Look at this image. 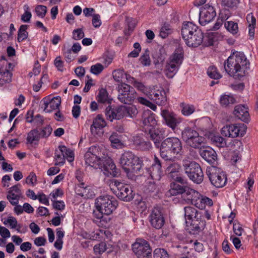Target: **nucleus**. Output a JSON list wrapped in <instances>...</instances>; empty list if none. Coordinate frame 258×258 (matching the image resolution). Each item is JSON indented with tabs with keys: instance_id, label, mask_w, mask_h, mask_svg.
<instances>
[{
	"instance_id": "nucleus-37",
	"label": "nucleus",
	"mask_w": 258,
	"mask_h": 258,
	"mask_svg": "<svg viewBox=\"0 0 258 258\" xmlns=\"http://www.w3.org/2000/svg\"><path fill=\"white\" fill-rule=\"evenodd\" d=\"M96 99L98 102L101 103H110L108 93L106 89L103 88H101L99 90Z\"/></svg>"
},
{
	"instance_id": "nucleus-4",
	"label": "nucleus",
	"mask_w": 258,
	"mask_h": 258,
	"mask_svg": "<svg viewBox=\"0 0 258 258\" xmlns=\"http://www.w3.org/2000/svg\"><path fill=\"white\" fill-rule=\"evenodd\" d=\"M119 163L128 178L134 179L136 173L141 168L139 158L131 151H125L121 156Z\"/></svg>"
},
{
	"instance_id": "nucleus-51",
	"label": "nucleus",
	"mask_w": 258,
	"mask_h": 258,
	"mask_svg": "<svg viewBox=\"0 0 258 258\" xmlns=\"http://www.w3.org/2000/svg\"><path fill=\"white\" fill-rule=\"evenodd\" d=\"M105 115L107 118L112 121L113 119H115L116 116L115 108H112L108 106L105 109Z\"/></svg>"
},
{
	"instance_id": "nucleus-46",
	"label": "nucleus",
	"mask_w": 258,
	"mask_h": 258,
	"mask_svg": "<svg viewBox=\"0 0 258 258\" xmlns=\"http://www.w3.org/2000/svg\"><path fill=\"white\" fill-rule=\"evenodd\" d=\"M125 116H128L131 118L136 117L138 113L137 108L135 106H125Z\"/></svg>"
},
{
	"instance_id": "nucleus-59",
	"label": "nucleus",
	"mask_w": 258,
	"mask_h": 258,
	"mask_svg": "<svg viewBox=\"0 0 258 258\" xmlns=\"http://www.w3.org/2000/svg\"><path fill=\"white\" fill-rule=\"evenodd\" d=\"M52 131V128L49 125H47L43 128L39 132L41 138H47L50 136Z\"/></svg>"
},
{
	"instance_id": "nucleus-36",
	"label": "nucleus",
	"mask_w": 258,
	"mask_h": 258,
	"mask_svg": "<svg viewBox=\"0 0 258 258\" xmlns=\"http://www.w3.org/2000/svg\"><path fill=\"white\" fill-rule=\"evenodd\" d=\"M181 113L184 116H189L195 111V107L192 104L181 103L180 104Z\"/></svg>"
},
{
	"instance_id": "nucleus-20",
	"label": "nucleus",
	"mask_w": 258,
	"mask_h": 258,
	"mask_svg": "<svg viewBox=\"0 0 258 258\" xmlns=\"http://www.w3.org/2000/svg\"><path fill=\"white\" fill-rule=\"evenodd\" d=\"M23 192L20 184H17L11 187L8 192L7 198L12 205L18 204L20 198L22 197Z\"/></svg>"
},
{
	"instance_id": "nucleus-31",
	"label": "nucleus",
	"mask_w": 258,
	"mask_h": 258,
	"mask_svg": "<svg viewBox=\"0 0 258 258\" xmlns=\"http://www.w3.org/2000/svg\"><path fill=\"white\" fill-rule=\"evenodd\" d=\"M12 73L6 69L0 67V85L9 83L12 80Z\"/></svg>"
},
{
	"instance_id": "nucleus-23",
	"label": "nucleus",
	"mask_w": 258,
	"mask_h": 258,
	"mask_svg": "<svg viewBox=\"0 0 258 258\" xmlns=\"http://www.w3.org/2000/svg\"><path fill=\"white\" fill-rule=\"evenodd\" d=\"M148 97L159 105L165 104L167 100L165 91L162 88L152 91L149 93Z\"/></svg>"
},
{
	"instance_id": "nucleus-9",
	"label": "nucleus",
	"mask_w": 258,
	"mask_h": 258,
	"mask_svg": "<svg viewBox=\"0 0 258 258\" xmlns=\"http://www.w3.org/2000/svg\"><path fill=\"white\" fill-rule=\"evenodd\" d=\"M118 204L115 199L111 196H100L95 201L96 209L101 210L105 215H109L116 209Z\"/></svg>"
},
{
	"instance_id": "nucleus-17",
	"label": "nucleus",
	"mask_w": 258,
	"mask_h": 258,
	"mask_svg": "<svg viewBox=\"0 0 258 258\" xmlns=\"http://www.w3.org/2000/svg\"><path fill=\"white\" fill-rule=\"evenodd\" d=\"M150 222L152 227L157 229H161L165 223V218L159 208H154L150 216Z\"/></svg>"
},
{
	"instance_id": "nucleus-35",
	"label": "nucleus",
	"mask_w": 258,
	"mask_h": 258,
	"mask_svg": "<svg viewBox=\"0 0 258 258\" xmlns=\"http://www.w3.org/2000/svg\"><path fill=\"white\" fill-rule=\"evenodd\" d=\"M183 190V194H181V195H183V197H186L187 200L191 201L192 203L193 199L200 196L199 192L187 186H184Z\"/></svg>"
},
{
	"instance_id": "nucleus-1",
	"label": "nucleus",
	"mask_w": 258,
	"mask_h": 258,
	"mask_svg": "<svg viewBox=\"0 0 258 258\" xmlns=\"http://www.w3.org/2000/svg\"><path fill=\"white\" fill-rule=\"evenodd\" d=\"M224 68L228 75L235 79H241L249 69V62L243 52H235L225 61Z\"/></svg>"
},
{
	"instance_id": "nucleus-24",
	"label": "nucleus",
	"mask_w": 258,
	"mask_h": 258,
	"mask_svg": "<svg viewBox=\"0 0 258 258\" xmlns=\"http://www.w3.org/2000/svg\"><path fill=\"white\" fill-rule=\"evenodd\" d=\"M3 223L6 225H9L11 229H16L17 232L20 233H25L28 231L26 226L18 224L16 218L13 216H9L7 219H5Z\"/></svg>"
},
{
	"instance_id": "nucleus-21",
	"label": "nucleus",
	"mask_w": 258,
	"mask_h": 258,
	"mask_svg": "<svg viewBox=\"0 0 258 258\" xmlns=\"http://www.w3.org/2000/svg\"><path fill=\"white\" fill-rule=\"evenodd\" d=\"M43 102L42 108L46 112H50L53 110L59 108L61 103V99L59 97H54L50 100L48 98H44L41 101Z\"/></svg>"
},
{
	"instance_id": "nucleus-10",
	"label": "nucleus",
	"mask_w": 258,
	"mask_h": 258,
	"mask_svg": "<svg viewBox=\"0 0 258 258\" xmlns=\"http://www.w3.org/2000/svg\"><path fill=\"white\" fill-rule=\"evenodd\" d=\"M110 186L111 189L120 199L124 201H130L133 199V190L128 185L124 184L114 179L111 181Z\"/></svg>"
},
{
	"instance_id": "nucleus-48",
	"label": "nucleus",
	"mask_w": 258,
	"mask_h": 258,
	"mask_svg": "<svg viewBox=\"0 0 258 258\" xmlns=\"http://www.w3.org/2000/svg\"><path fill=\"white\" fill-rule=\"evenodd\" d=\"M126 74L123 70H117L113 72V77L114 80L117 82H121L123 81Z\"/></svg>"
},
{
	"instance_id": "nucleus-33",
	"label": "nucleus",
	"mask_w": 258,
	"mask_h": 258,
	"mask_svg": "<svg viewBox=\"0 0 258 258\" xmlns=\"http://www.w3.org/2000/svg\"><path fill=\"white\" fill-rule=\"evenodd\" d=\"M181 167L180 165L176 163L173 162L170 164L166 168V172L169 177H175L178 174L180 171Z\"/></svg>"
},
{
	"instance_id": "nucleus-58",
	"label": "nucleus",
	"mask_w": 258,
	"mask_h": 258,
	"mask_svg": "<svg viewBox=\"0 0 258 258\" xmlns=\"http://www.w3.org/2000/svg\"><path fill=\"white\" fill-rule=\"evenodd\" d=\"M26 183L32 186L35 185L37 183V177L36 174L33 172L30 173L26 179Z\"/></svg>"
},
{
	"instance_id": "nucleus-22",
	"label": "nucleus",
	"mask_w": 258,
	"mask_h": 258,
	"mask_svg": "<svg viewBox=\"0 0 258 258\" xmlns=\"http://www.w3.org/2000/svg\"><path fill=\"white\" fill-rule=\"evenodd\" d=\"M76 189L77 194L84 199H92L95 197V194L93 187L84 182L79 183Z\"/></svg>"
},
{
	"instance_id": "nucleus-18",
	"label": "nucleus",
	"mask_w": 258,
	"mask_h": 258,
	"mask_svg": "<svg viewBox=\"0 0 258 258\" xmlns=\"http://www.w3.org/2000/svg\"><path fill=\"white\" fill-rule=\"evenodd\" d=\"M147 171L149 176L153 180V183L161 179L162 175L161 163L156 156H155L154 163L151 167L147 169Z\"/></svg>"
},
{
	"instance_id": "nucleus-32",
	"label": "nucleus",
	"mask_w": 258,
	"mask_h": 258,
	"mask_svg": "<svg viewBox=\"0 0 258 258\" xmlns=\"http://www.w3.org/2000/svg\"><path fill=\"white\" fill-rule=\"evenodd\" d=\"M246 20L248 23V33L250 38L253 39L254 36V28L256 24V19L251 13L248 14L246 16Z\"/></svg>"
},
{
	"instance_id": "nucleus-56",
	"label": "nucleus",
	"mask_w": 258,
	"mask_h": 258,
	"mask_svg": "<svg viewBox=\"0 0 258 258\" xmlns=\"http://www.w3.org/2000/svg\"><path fill=\"white\" fill-rule=\"evenodd\" d=\"M106 249V244L104 242H100L94 246V251L95 254H101Z\"/></svg>"
},
{
	"instance_id": "nucleus-44",
	"label": "nucleus",
	"mask_w": 258,
	"mask_h": 258,
	"mask_svg": "<svg viewBox=\"0 0 258 258\" xmlns=\"http://www.w3.org/2000/svg\"><path fill=\"white\" fill-rule=\"evenodd\" d=\"M211 143L218 147H223L226 145V142L224 138L219 136H214L211 137Z\"/></svg>"
},
{
	"instance_id": "nucleus-64",
	"label": "nucleus",
	"mask_w": 258,
	"mask_h": 258,
	"mask_svg": "<svg viewBox=\"0 0 258 258\" xmlns=\"http://www.w3.org/2000/svg\"><path fill=\"white\" fill-rule=\"evenodd\" d=\"M92 23L95 28H98L101 26V21L99 14H94L92 15Z\"/></svg>"
},
{
	"instance_id": "nucleus-2",
	"label": "nucleus",
	"mask_w": 258,
	"mask_h": 258,
	"mask_svg": "<svg viewBox=\"0 0 258 258\" xmlns=\"http://www.w3.org/2000/svg\"><path fill=\"white\" fill-rule=\"evenodd\" d=\"M85 163L95 169H100L107 171L110 174L114 173L115 165L111 160H107L108 166L104 164V158L101 156L98 147L91 146L85 155Z\"/></svg>"
},
{
	"instance_id": "nucleus-15",
	"label": "nucleus",
	"mask_w": 258,
	"mask_h": 258,
	"mask_svg": "<svg viewBox=\"0 0 258 258\" xmlns=\"http://www.w3.org/2000/svg\"><path fill=\"white\" fill-rule=\"evenodd\" d=\"M246 127L244 124H232L223 126L221 131V134L225 137L235 138L243 136L246 132Z\"/></svg>"
},
{
	"instance_id": "nucleus-8",
	"label": "nucleus",
	"mask_w": 258,
	"mask_h": 258,
	"mask_svg": "<svg viewBox=\"0 0 258 258\" xmlns=\"http://www.w3.org/2000/svg\"><path fill=\"white\" fill-rule=\"evenodd\" d=\"M184 52L182 46L178 45L167 61L165 73L168 78H172L178 72L183 60Z\"/></svg>"
},
{
	"instance_id": "nucleus-5",
	"label": "nucleus",
	"mask_w": 258,
	"mask_h": 258,
	"mask_svg": "<svg viewBox=\"0 0 258 258\" xmlns=\"http://www.w3.org/2000/svg\"><path fill=\"white\" fill-rule=\"evenodd\" d=\"M181 141L176 137L167 138L162 141L160 148L161 157L165 161L171 160L173 158L182 153Z\"/></svg>"
},
{
	"instance_id": "nucleus-12",
	"label": "nucleus",
	"mask_w": 258,
	"mask_h": 258,
	"mask_svg": "<svg viewBox=\"0 0 258 258\" xmlns=\"http://www.w3.org/2000/svg\"><path fill=\"white\" fill-rule=\"evenodd\" d=\"M132 250L138 258H151L152 249L149 243L143 239H137L132 245Z\"/></svg>"
},
{
	"instance_id": "nucleus-11",
	"label": "nucleus",
	"mask_w": 258,
	"mask_h": 258,
	"mask_svg": "<svg viewBox=\"0 0 258 258\" xmlns=\"http://www.w3.org/2000/svg\"><path fill=\"white\" fill-rule=\"evenodd\" d=\"M185 173L190 180L199 184L203 180V173L199 164L195 162L184 161L183 163Z\"/></svg>"
},
{
	"instance_id": "nucleus-34",
	"label": "nucleus",
	"mask_w": 258,
	"mask_h": 258,
	"mask_svg": "<svg viewBox=\"0 0 258 258\" xmlns=\"http://www.w3.org/2000/svg\"><path fill=\"white\" fill-rule=\"evenodd\" d=\"M149 135L151 140H152L157 148H160L161 144L160 141L162 140V137L159 135V131L158 130H149Z\"/></svg>"
},
{
	"instance_id": "nucleus-55",
	"label": "nucleus",
	"mask_w": 258,
	"mask_h": 258,
	"mask_svg": "<svg viewBox=\"0 0 258 258\" xmlns=\"http://www.w3.org/2000/svg\"><path fill=\"white\" fill-rule=\"evenodd\" d=\"M116 116H115V119H120L121 118L125 116V106H120L118 107L115 108Z\"/></svg>"
},
{
	"instance_id": "nucleus-3",
	"label": "nucleus",
	"mask_w": 258,
	"mask_h": 258,
	"mask_svg": "<svg viewBox=\"0 0 258 258\" xmlns=\"http://www.w3.org/2000/svg\"><path fill=\"white\" fill-rule=\"evenodd\" d=\"M181 35L185 44L189 47H197L204 39L203 32L192 22H184L181 28Z\"/></svg>"
},
{
	"instance_id": "nucleus-53",
	"label": "nucleus",
	"mask_w": 258,
	"mask_h": 258,
	"mask_svg": "<svg viewBox=\"0 0 258 258\" xmlns=\"http://www.w3.org/2000/svg\"><path fill=\"white\" fill-rule=\"evenodd\" d=\"M233 231L234 234L238 236L242 235L243 229L241 225L238 222L234 221L233 223Z\"/></svg>"
},
{
	"instance_id": "nucleus-39",
	"label": "nucleus",
	"mask_w": 258,
	"mask_h": 258,
	"mask_svg": "<svg viewBox=\"0 0 258 258\" xmlns=\"http://www.w3.org/2000/svg\"><path fill=\"white\" fill-rule=\"evenodd\" d=\"M40 138L39 132L37 130H33L28 133L27 141L28 143L32 144L35 142H38Z\"/></svg>"
},
{
	"instance_id": "nucleus-27",
	"label": "nucleus",
	"mask_w": 258,
	"mask_h": 258,
	"mask_svg": "<svg viewBox=\"0 0 258 258\" xmlns=\"http://www.w3.org/2000/svg\"><path fill=\"white\" fill-rule=\"evenodd\" d=\"M234 115L239 119L247 122L249 118L248 108L243 105H238L235 107Z\"/></svg>"
},
{
	"instance_id": "nucleus-45",
	"label": "nucleus",
	"mask_w": 258,
	"mask_h": 258,
	"mask_svg": "<svg viewBox=\"0 0 258 258\" xmlns=\"http://www.w3.org/2000/svg\"><path fill=\"white\" fill-rule=\"evenodd\" d=\"M225 27L232 34H235L238 32V27L236 23L232 21H228L225 23Z\"/></svg>"
},
{
	"instance_id": "nucleus-19",
	"label": "nucleus",
	"mask_w": 258,
	"mask_h": 258,
	"mask_svg": "<svg viewBox=\"0 0 258 258\" xmlns=\"http://www.w3.org/2000/svg\"><path fill=\"white\" fill-rule=\"evenodd\" d=\"M192 204L196 207L201 210H204L203 215L208 219H210V214L208 209H206V207H210V199L206 196H203L200 194V196L193 199Z\"/></svg>"
},
{
	"instance_id": "nucleus-26",
	"label": "nucleus",
	"mask_w": 258,
	"mask_h": 258,
	"mask_svg": "<svg viewBox=\"0 0 258 258\" xmlns=\"http://www.w3.org/2000/svg\"><path fill=\"white\" fill-rule=\"evenodd\" d=\"M143 124L146 128L154 127L157 124L155 114L150 110L145 111L143 115Z\"/></svg>"
},
{
	"instance_id": "nucleus-61",
	"label": "nucleus",
	"mask_w": 258,
	"mask_h": 258,
	"mask_svg": "<svg viewBox=\"0 0 258 258\" xmlns=\"http://www.w3.org/2000/svg\"><path fill=\"white\" fill-rule=\"evenodd\" d=\"M201 157L207 162L210 163V150L208 148H202L200 149Z\"/></svg>"
},
{
	"instance_id": "nucleus-52",
	"label": "nucleus",
	"mask_w": 258,
	"mask_h": 258,
	"mask_svg": "<svg viewBox=\"0 0 258 258\" xmlns=\"http://www.w3.org/2000/svg\"><path fill=\"white\" fill-rule=\"evenodd\" d=\"M137 99L138 102H139L140 103L150 107L151 109H152L154 111H155L156 110L157 106L154 104L152 103L146 98L140 97H138Z\"/></svg>"
},
{
	"instance_id": "nucleus-50",
	"label": "nucleus",
	"mask_w": 258,
	"mask_h": 258,
	"mask_svg": "<svg viewBox=\"0 0 258 258\" xmlns=\"http://www.w3.org/2000/svg\"><path fill=\"white\" fill-rule=\"evenodd\" d=\"M154 258H169L167 252L164 249L156 248L154 251Z\"/></svg>"
},
{
	"instance_id": "nucleus-6",
	"label": "nucleus",
	"mask_w": 258,
	"mask_h": 258,
	"mask_svg": "<svg viewBox=\"0 0 258 258\" xmlns=\"http://www.w3.org/2000/svg\"><path fill=\"white\" fill-rule=\"evenodd\" d=\"M185 222L190 233L196 234L204 229L205 221L201 219V214L194 207L188 206L184 208Z\"/></svg>"
},
{
	"instance_id": "nucleus-63",
	"label": "nucleus",
	"mask_w": 258,
	"mask_h": 258,
	"mask_svg": "<svg viewBox=\"0 0 258 258\" xmlns=\"http://www.w3.org/2000/svg\"><path fill=\"white\" fill-rule=\"evenodd\" d=\"M137 148L142 151H149L152 148V144L150 142L144 140Z\"/></svg>"
},
{
	"instance_id": "nucleus-41",
	"label": "nucleus",
	"mask_w": 258,
	"mask_h": 258,
	"mask_svg": "<svg viewBox=\"0 0 258 258\" xmlns=\"http://www.w3.org/2000/svg\"><path fill=\"white\" fill-rule=\"evenodd\" d=\"M139 61L144 67H149L151 65V60L150 57V52L148 49H146L145 52L141 55Z\"/></svg>"
},
{
	"instance_id": "nucleus-30",
	"label": "nucleus",
	"mask_w": 258,
	"mask_h": 258,
	"mask_svg": "<svg viewBox=\"0 0 258 258\" xmlns=\"http://www.w3.org/2000/svg\"><path fill=\"white\" fill-rule=\"evenodd\" d=\"M64 146H59L55 151L54 159L55 161V165H62L65 163L64 156V150H65Z\"/></svg>"
},
{
	"instance_id": "nucleus-54",
	"label": "nucleus",
	"mask_w": 258,
	"mask_h": 258,
	"mask_svg": "<svg viewBox=\"0 0 258 258\" xmlns=\"http://www.w3.org/2000/svg\"><path fill=\"white\" fill-rule=\"evenodd\" d=\"M35 12L38 17L43 18L47 12V8L43 5H38L35 8Z\"/></svg>"
},
{
	"instance_id": "nucleus-49",
	"label": "nucleus",
	"mask_w": 258,
	"mask_h": 258,
	"mask_svg": "<svg viewBox=\"0 0 258 258\" xmlns=\"http://www.w3.org/2000/svg\"><path fill=\"white\" fill-rule=\"evenodd\" d=\"M24 10L25 12L22 15L21 20L24 22H28L30 20L32 17L31 13L30 11L29 7L27 5L24 6Z\"/></svg>"
},
{
	"instance_id": "nucleus-25",
	"label": "nucleus",
	"mask_w": 258,
	"mask_h": 258,
	"mask_svg": "<svg viewBox=\"0 0 258 258\" xmlns=\"http://www.w3.org/2000/svg\"><path fill=\"white\" fill-rule=\"evenodd\" d=\"M167 57L165 49L162 46H158L152 53L154 63L156 66L162 64Z\"/></svg>"
},
{
	"instance_id": "nucleus-29",
	"label": "nucleus",
	"mask_w": 258,
	"mask_h": 258,
	"mask_svg": "<svg viewBox=\"0 0 258 258\" xmlns=\"http://www.w3.org/2000/svg\"><path fill=\"white\" fill-rule=\"evenodd\" d=\"M106 122L101 115L98 114L94 119L93 124L91 125L90 130L93 134H97L96 130L101 129L106 126Z\"/></svg>"
},
{
	"instance_id": "nucleus-40",
	"label": "nucleus",
	"mask_w": 258,
	"mask_h": 258,
	"mask_svg": "<svg viewBox=\"0 0 258 258\" xmlns=\"http://www.w3.org/2000/svg\"><path fill=\"white\" fill-rule=\"evenodd\" d=\"M28 26L27 25H22L20 26L18 33V41L22 42L27 39L28 36V33L27 32V29Z\"/></svg>"
},
{
	"instance_id": "nucleus-28",
	"label": "nucleus",
	"mask_w": 258,
	"mask_h": 258,
	"mask_svg": "<svg viewBox=\"0 0 258 258\" xmlns=\"http://www.w3.org/2000/svg\"><path fill=\"white\" fill-rule=\"evenodd\" d=\"M209 8V4H205L200 8L199 23L202 26H205L210 23V12L208 11Z\"/></svg>"
},
{
	"instance_id": "nucleus-62",
	"label": "nucleus",
	"mask_w": 258,
	"mask_h": 258,
	"mask_svg": "<svg viewBox=\"0 0 258 258\" xmlns=\"http://www.w3.org/2000/svg\"><path fill=\"white\" fill-rule=\"evenodd\" d=\"M239 3L238 0H222V4L228 8H232L236 7Z\"/></svg>"
},
{
	"instance_id": "nucleus-38",
	"label": "nucleus",
	"mask_w": 258,
	"mask_h": 258,
	"mask_svg": "<svg viewBox=\"0 0 258 258\" xmlns=\"http://www.w3.org/2000/svg\"><path fill=\"white\" fill-rule=\"evenodd\" d=\"M236 102L235 98L232 95H224L220 98V103L222 106H227Z\"/></svg>"
},
{
	"instance_id": "nucleus-43",
	"label": "nucleus",
	"mask_w": 258,
	"mask_h": 258,
	"mask_svg": "<svg viewBox=\"0 0 258 258\" xmlns=\"http://www.w3.org/2000/svg\"><path fill=\"white\" fill-rule=\"evenodd\" d=\"M170 193L172 196L183 194L184 187L174 182L170 184Z\"/></svg>"
},
{
	"instance_id": "nucleus-16",
	"label": "nucleus",
	"mask_w": 258,
	"mask_h": 258,
	"mask_svg": "<svg viewBox=\"0 0 258 258\" xmlns=\"http://www.w3.org/2000/svg\"><path fill=\"white\" fill-rule=\"evenodd\" d=\"M161 115L163 118L164 122L173 131H174L182 121L181 118L168 110H162Z\"/></svg>"
},
{
	"instance_id": "nucleus-42",
	"label": "nucleus",
	"mask_w": 258,
	"mask_h": 258,
	"mask_svg": "<svg viewBox=\"0 0 258 258\" xmlns=\"http://www.w3.org/2000/svg\"><path fill=\"white\" fill-rule=\"evenodd\" d=\"M172 30L171 26L168 23H164L161 27L159 35L162 38H166L169 34H171Z\"/></svg>"
},
{
	"instance_id": "nucleus-7",
	"label": "nucleus",
	"mask_w": 258,
	"mask_h": 258,
	"mask_svg": "<svg viewBox=\"0 0 258 258\" xmlns=\"http://www.w3.org/2000/svg\"><path fill=\"white\" fill-rule=\"evenodd\" d=\"M218 164L217 154L211 148V183L217 188H221L225 185L227 176L221 168L217 166Z\"/></svg>"
},
{
	"instance_id": "nucleus-47",
	"label": "nucleus",
	"mask_w": 258,
	"mask_h": 258,
	"mask_svg": "<svg viewBox=\"0 0 258 258\" xmlns=\"http://www.w3.org/2000/svg\"><path fill=\"white\" fill-rule=\"evenodd\" d=\"M109 141L111 142L112 147L117 148L121 145V141L118 135L116 133H113L109 137Z\"/></svg>"
},
{
	"instance_id": "nucleus-13",
	"label": "nucleus",
	"mask_w": 258,
	"mask_h": 258,
	"mask_svg": "<svg viewBox=\"0 0 258 258\" xmlns=\"http://www.w3.org/2000/svg\"><path fill=\"white\" fill-rule=\"evenodd\" d=\"M118 99L122 103L129 104L136 99L137 93L130 85L121 83L118 86Z\"/></svg>"
},
{
	"instance_id": "nucleus-57",
	"label": "nucleus",
	"mask_w": 258,
	"mask_h": 258,
	"mask_svg": "<svg viewBox=\"0 0 258 258\" xmlns=\"http://www.w3.org/2000/svg\"><path fill=\"white\" fill-rule=\"evenodd\" d=\"M104 69V67L99 63H96L91 67L90 72L94 75H98L102 72Z\"/></svg>"
},
{
	"instance_id": "nucleus-60",
	"label": "nucleus",
	"mask_w": 258,
	"mask_h": 258,
	"mask_svg": "<svg viewBox=\"0 0 258 258\" xmlns=\"http://www.w3.org/2000/svg\"><path fill=\"white\" fill-rule=\"evenodd\" d=\"M84 37V33L82 29H77L73 31V38L76 40H80Z\"/></svg>"
},
{
	"instance_id": "nucleus-14",
	"label": "nucleus",
	"mask_w": 258,
	"mask_h": 258,
	"mask_svg": "<svg viewBox=\"0 0 258 258\" xmlns=\"http://www.w3.org/2000/svg\"><path fill=\"white\" fill-rule=\"evenodd\" d=\"M182 138L186 144L193 148H198L204 142L203 137L195 130L187 127L182 132Z\"/></svg>"
}]
</instances>
